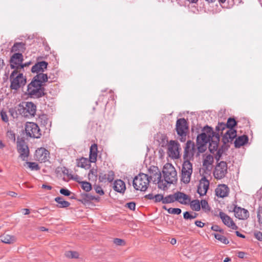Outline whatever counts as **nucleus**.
<instances>
[{
    "label": "nucleus",
    "instance_id": "25",
    "mask_svg": "<svg viewBox=\"0 0 262 262\" xmlns=\"http://www.w3.org/2000/svg\"><path fill=\"white\" fill-rule=\"evenodd\" d=\"M113 189L118 192L124 194L126 190L125 184L120 179L116 180L114 183Z\"/></svg>",
    "mask_w": 262,
    "mask_h": 262
},
{
    "label": "nucleus",
    "instance_id": "20",
    "mask_svg": "<svg viewBox=\"0 0 262 262\" xmlns=\"http://www.w3.org/2000/svg\"><path fill=\"white\" fill-rule=\"evenodd\" d=\"M233 211L235 216L239 220L247 219L249 216V213L247 210L239 207L235 206Z\"/></svg>",
    "mask_w": 262,
    "mask_h": 262
},
{
    "label": "nucleus",
    "instance_id": "23",
    "mask_svg": "<svg viewBox=\"0 0 262 262\" xmlns=\"http://www.w3.org/2000/svg\"><path fill=\"white\" fill-rule=\"evenodd\" d=\"M236 137V130L233 128L228 129L223 137V141L226 144L231 142Z\"/></svg>",
    "mask_w": 262,
    "mask_h": 262
},
{
    "label": "nucleus",
    "instance_id": "10",
    "mask_svg": "<svg viewBox=\"0 0 262 262\" xmlns=\"http://www.w3.org/2000/svg\"><path fill=\"white\" fill-rule=\"evenodd\" d=\"M17 149L19 154V157L23 161H27L29 155V149L25 141L22 139L17 141Z\"/></svg>",
    "mask_w": 262,
    "mask_h": 262
},
{
    "label": "nucleus",
    "instance_id": "30",
    "mask_svg": "<svg viewBox=\"0 0 262 262\" xmlns=\"http://www.w3.org/2000/svg\"><path fill=\"white\" fill-rule=\"evenodd\" d=\"M249 139L247 135L239 136L234 141V145L236 148H239L244 145L248 142Z\"/></svg>",
    "mask_w": 262,
    "mask_h": 262
},
{
    "label": "nucleus",
    "instance_id": "35",
    "mask_svg": "<svg viewBox=\"0 0 262 262\" xmlns=\"http://www.w3.org/2000/svg\"><path fill=\"white\" fill-rule=\"evenodd\" d=\"M176 201V193L164 197L163 204L171 203Z\"/></svg>",
    "mask_w": 262,
    "mask_h": 262
},
{
    "label": "nucleus",
    "instance_id": "49",
    "mask_svg": "<svg viewBox=\"0 0 262 262\" xmlns=\"http://www.w3.org/2000/svg\"><path fill=\"white\" fill-rule=\"evenodd\" d=\"M154 199L155 202H159L160 201L163 202L164 196L162 194H156L154 196Z\"/></svg>",
    "mask_w": 262,
    "mask_h": 262
},
{
    "label": "nucleus",
    "instance_id": "11",
    "mask_svg": "<svg viewBox=\"0 0 262 262\" xmlns=\"http://www.w3.org/2000/svg\"><path fill=\"white\" fill-rule=\"evenodd\" d=\"M227 173V164L226 162L221 161L216 165L213 171V176L216 179L224 178Z\"/></svg>",
    "mask_w": 262,
    "mask_h": 262
},
{
    "label": "nucleus",
    "instance_id": "33",
    "mask_svg": "<svg viewBox=\"0 0 262 262\" xmlns=\"http://www.w3.org/2000/svg\"><path fill=\"white\" fill-rule=\"evenodd\" d=\"M190 205V208L192 210L198 211L201 209V205L199 200H194L192 201L190 200V202L189 203Z\"/></svg>",
    "mask_w": 262,
    "mask_h": 262
},
{
    "label": "nucleus",
    "instance_id": "24",
    "mask_svg": "<svg viewBox=\"0 0 262 262\" xmlns=\"http://www.w3.org/2000/svg\"><path fill=\"white\" fill-rule=\"evenodd\" d=\"M176 201L186 205L190 202V197L183 192L178 191L176 192Z\"/></svg>",
    "mask_w": 262,
    "mask_h": 262
},
{
    "label": "nucleus",
    "instance_id": "22",
    "mask_svg": "<svg viewBox=\"0 0 262 262\" xmlns=\"http://www.w3.org/2000/svg\"><path fill=\"white\" fill-rule=\"evenodd\" d=\"M48 63L46 61H42L37 62L31 69L32 73H36L37 74L43 73L45 70L47 68Z\"/></svg>",
    "mask_w": 262,
    "mask_h": 262
},
{
    "label": "nucleus",
    "instance_id": "40",
    "mask_svg": "<svg viewBox=\"0 0 262 262\" xmlns=\"http://www.w3.org/2000/svg\"><path fill=\"white\" fill-rule=\"evenodd\" d=\"M237 124L236 121L234 118H229L226 123L228 129L233 128Z\"/></svg>",
    "mask_w": 262,
    "mask_h": 262
},
{
    "label": "nucleus",
    "instance_id": "4",
    "mask_svg": "<svg viewBox=\"0 0 262 262\" xmlns=\"http://www.w3.org/2000/svg\"><path fill=\"white\" fill-rule=\"evenodd\" d=\"M148 173L149 180L157 183L160 189L165 190L167 188L166 182H164L163 180H161V173L158 167L154 166L150 167L148 169Z\"/></svg>",
    "mask_w": 262,
    "mask_h": 262
},
{
    "label": "nucleus",
    "instance_id": "41",
    "mask_svg": "<svg viewBox=\"0 0 262 262\" xmlns=\"http://www.w3.org/2000/svg\"><path fill=\"white\" fill-rule=\"evenodd\" d=\"M66 257L70 258H77L79 256V254L76 251H67L65 253Z\"/></svg>",
    "mask_w": 262,
    "mask_h": 262
},
{
    "label": "nucleus",
    "instance_id": "15",
    "mask_svg": "<svg viewBox=\"0 0 262 262\" xmlns=\"http://www.w3.org/2000/svg\"><path fill=\"white\" fill-rule=\"evenodd\" d=\"M195 150V145L194 143L190 140L187 141L186 143L183 155L184 160H189V158L193 157L194 155Z\"/></svg>",
    "mask_w": 262,
    "mask_h": 262
},
{
    "label": "nucleus",
    "instance_id": "7",
    "mask_svg": "<svg viewBox=\"0 0 262 262\" xmlns=\"http://www.w3.org/2000/svg\"><path fill=\"white\" fill-rule=\"evenodd\" d=\"M176 130L177 134L181 137V141H185L187 133L188 131V125L184 118H180L177 120Z\"/></svg>",
    "mask_w": 262,
    "mask_h": 262
},
{
    "label": "nucleus",
    "instance_id": "2",
    "mask_svg": "<svg viewBox=\"0 0 262 262\" xmlns=\"http://www.w3.org/2000/svg\"><path fill=\"white\" fill-rule=\"evenodd\" d=\"M10 88L17 90L26 83V78L24 76L21 70H14L10 76Z\"/></svg>",
    "mask_w": 262,
    "mask_h": 262
},
{
    "label": "nucleus",
    "instance_id": "9",
    "mask_svg": "<svg viewBox=\"0 0 262 262\" xmlns=\"http://www.w3.org/2000/svg\"><path fill=\"white\" fill-rule=\"evenodd\" d=\"M180 145L178 141L170 140L167 145V154L172 159L180 157Z\"/></svg>",
    "mask_w": 262,
    "mask_h": 262
},
{
    "label": "nucleus",
    "instance_id": "58",
    "mask_svg": "<svg viewBox=\"0 0 262 262\" xmlns=\"http://www.w3.org/2000/svg\"><path fill=\"white\" fill-rule=\"evenodd\" d=\"M7 194L8 195H10L12 197H14V198H15L17 196V194L15 192H13V191H8L7 193Z\"/></svg>",
    "mask_w": 262,
    "mask_h": 262
},
{
    "label": "nucleus",
    "instance_id": "57",
    "mask_svg": "<svg viewBox=\"0 0 262 262\" xmlns=\"http://www.w3.org/2000/svg\"><path fill=\"white\" fill-rule=\"evenodd\" d=\"M195 224L196 226L199 227H204L205 224L203 222H202L201 221H196L195 222Z\"/></svg>",
    "mask_w": 262,
    "mask_h": 262
},
{
    "label": "nucleus",
    "instance_id": "32",
    "mask_svg": "<svg viewBox=\"0 0 262 262\" xmlns=\"http://www.w3.org/2000/svg\"><path fill=\"white\" fill-rule=\"evenodd\" d=\"M1 240L6 244H11L14 242V237L8 234H4L1 236Z\"/></svg>",
    "mask_w": 262,
    "mask_h": 262
},
{
    "label": "nucleus",
    "instance_id": "64",
    "mask_svg": "<svg viewBox=\"0 0 262 262\" xmlns=\"http://www.w3.org/2000/svg\"><path fill=\"white\" fill-rule=\"evenodd\" d=\"M177 243V240L176 238H172L171 241H170V243L172 244V245H174L176 244Z\"/></svg>",
    "mask_w": 262,
    "mask_h": 262
},
{
    "label": "nucleus",
    "instance_id": "26",
    "mask_svg": "<svg viewBox=\"0 0 262 262\" xmlns=\"http://www.w3.org/2000/svg\"><path fill=\"white\" fill-rule=\"evenodd\" d=\"M115 177L114 172L112 170L108 171L107 173L101 172L99 175V180L100 182H103L107 180L109 182H112Z\"/></svg>",
    "mask_w": 262,
    "mask_h": 262
},
{
    "label": "nucleus",
    "instance_id": "3",
    "mask_svg": "<svg viewBox=\"0 0 262 262\" xmlns=\"http://www.w3.org/2000/svg\"><path fill=\"white\" fill-rule=\"evenodd\" d=\"M163 174L166 185L173 184L177 181V172L174 166L170 163H166L164 166Z\"/></svg>",
    "mask_w": 262,
    "mask_h": 262
},
{
    "label": "nucleus",
    "instance_id": "63",
    "mask_svg": "<svg viewBox=\"0 0 262 262\" xmlns=\"http://www.w3.org/2000/svg\"><path fill=\"white\" fill-rule=\"evenodd\" d=\"M236 235L237 236L242 237V238L245 237V236L244 235L242 234V233H241L239 231H236Z\"/></svg>",
    "mask_w": 262,
    "mask_h": 262
},
{
    "label": "nucleus",
    "instance_id": "60",
    "mask_svg": "<svg viewBox=\"0 0 262 262\" xmlns=\"http://www.w3.org/2000/svg\"><path fill=\"white\" fill-rule=\"evenodd\" d=\"M42 188H45V189H47L48 190H51L52 187L51 186L43 184L42 185Z\"/></svg>",
    "mask_w": 262,
    "mask_h": 262
},
{
    "label": "nucleus",
    "instance_id": "43",
    "mask_svg": "<svg viewBox=\"0 0 262 262\" xmlns=\"http://www.w3.org/2000/svg\"><path fill=\"white\" fill-rule=\"evenodd\" d=\"M213 161V157L211 155H208L206 157L203 162L204 165H211Z\"/></svg>",
    "mask_w": 262,
    "mask_h": 262
},
{
    "label": "nucleus",
    "instance_id": "16",
    "mask_svg": "<svg viewBox=\"0 0 262 262\" xmlns=\"http://www.w3.org/2000/svg\"><path fill=\"white\" fill-rule=\"evenodd\" d=\"M209 181L204 177L200 180L199 184L198 186L197 192L201 195H205L209 188Z\"/></svg>",
    "mask_w": 262,
    "mask_h": 262
},
{
    "label": "nucleus",
    "instance_id": "29",
    "mask_svg": "<svg viewBox=\"0 0 262 262\" xmlns=\"http://www.w3.org/2000/svg\"><path fill=\"white\" fill-rule=\"evenodd\" d=\"M98 152V147L96 144L91 145L90 150L89 161L91 163H95L97 160Z\"/></svg>",
    "mask_w": 262,
    "mask_h": 262
},
{
    "label": "nucleus",
    "instance_id": "21",
    "mask_svg": "<svg viewBox=\"0 0 262 262\" xmlns=\"http://www.w3.org/2000/svg\"><path fill=\"white\" fill-rule=\"evenodd\" d=\"M215 191L216 196L223 198L228 196L229 192V188L225 184H220L217 186Z\"/></svg>",
    "mask_w": 262,
    "mask_h": 262
},
{
    "label": "nucleus",
    "instance_id": "39",
    "mask_svg": "<svg viewBox=\"0 0 262 262\" xmlns=\"http://www.w3.org/2000/svg\"><path fill=\"white\" fill-rule=\"evenodd\" d=\"M26 164L28 165V167L32 170H38L40 169V167L38 164L36 162H26Z\"/></svg>",
    "mask_w": 262,
    "mask_h": 262
},
{
    "label": "nucleus",
    "instance_id": "1",
    "mask_svg": "<svg viewBox=\"0 0 262 262\" xmlns=\"http://www.w3.org/2000/svg\"><path fill=\"white\" fill-rule=\"evenodd\" d=\"M48 80L46 74H37L28 84L27 93L32 98H39L45 95L43 83Z\"/></svg>",
    "mask_w": 262,
    "mask_h": 262
},
{
    "label": "nucleus",
    "instance_id": "48",
    "mask_svg": "<svg viewBox=\"0 0 262 262\" xmlns=\"http://www.w3.org/2000/svg\"><path fill=\"white\" fill-rule=\"evenodd\" d=\"M7 136L10 139L15 141V135L12 130H9L7 133Z\"/></svg>",
    "mask_w": 262,
    "mask_h": 262
},
{
    "label": "nucleus",
    "instance_id": "56",
    "mask_svg": "<svg viewBox=\"0 0 262 262\" xmlns=\"http://www.w3.org/2000/svg\"><path fill=\"white\" fill-rule=\"evenodd\" d=\"M96 174H97L96 171H95L94 170H91L89 173V179H91V177H93V176L95 177V178L96 179L97 177Z\"/></svg>",
    "mask_w": 262,
    "mask_h": 262
},
{
    "label": "nucleus",
    "instance_id": "55",
    "mask_svg": "<svg viewBox=\"0 0 262 262\" xmlns=\"http://www.w3.org/2000/svg\"><path fill=\"white\" fill-rule=\"evenodd\" d=\"M1 117L4 122H7L8 121V118L6 113L1 112Z\"/></svg>",
    "mask_w": 262,
    "mask_h": 262
},
{
    "label": "nucleus",
    "instance_id": "6",
    "mask_svg": "<svg viewBox=\"0 0 262 262\" xmlns=\"http://www.w3.org/2000/svg\"><path fill=\"white\" fill-rule=\"evenodd\" d=\"M192 172V163L189 160H184L181 168V181L185 184L189 183L191 180Z\"/></svg>",
    "mask_w": 262,
    "mask_h": 262
},
{
    "label": "nucleus",
    "instance_id": "53",
    "mask_svg": "<svg viewBox=\"0 0 262 262\" xmlns=\"http://www.w3.org/2000/svg\"><path fill=\"white\" fill-rule=\"evenodd\" d=\"M211 229L213 231H219L220 232H223V229H222L220 226H219L218 225H213L212 227H211Z\"/></svg>",
    "mask_w": 262,
    "mask_h": 262
},
{
    "label": "nucleus",
    "instance_id": "38",
    "mask_svg": "<svg viewBox=\"0 0 262 262\" xmlns=\"http://www.w3.org/2000/svg\"><path fill=\"white\" fill-rule=\"evenodd\" d=\"M200 205L203 210L205 212H209L210 210V207H209L208 203L205 200H203L200 202Z\"/></svg>",
    "mask_w": 262,
    "mask_h": 262
},
{
    "label": "nucleus",
    "instance_id": "62",
    "mask_svg": "<svg viewBox=\"0 0 262 262\" xmlns=\"http://www.w3.org/2000/svg\"><path fill=\"white\" fill-rule=\"evenodd\" d=\"M23 213L25 215L29 214L30 212L29 209H23Z\"/></svg>",
    "mask_w": 262,
    "mask_h": 262
},
{
    "label": "nucleus",
    "instance_id": "5",
    "mask_svg": "<svg viewBox=\"0 0 262 262\" xmlns=\"http://www.w3.org/2000/svg\"><path fill=\"white\" fill-rule=\"evenodd\" d=\"M150 180L148 175L139 173L133 180V186L136 190L145 191L147 190Z\"/></svg>",
    "mask_w": 262,
    "mask_h": 262
},
{
    "label": "nucleus",
    "instance_id": "8",
    "mask_svg": "<svg viewBox=\"0 0 262 262\" xmlns=\"http://www.w3.org/2000/svg\"><path fill=\"white\" fill-rule=\"evenodd\" d=\"M25 131L27 136L31 138H39L41 135L38 126L33 122H27L26 123Z\"/></svg>",
    "mask_w": 262,
    "mask_h": 262
},
{
    "label": "nucleus",
    "instance_id": "31",
    "mask_svg": "<svg viewBox=\"0 0 262 262\" xmlns=\"http://www.w3.org/2000/svg\"><path fill=\"white\" fill-rule=\"evenodd\" d=\"M55 201L57 203V207L58 208H67L70 205V203L64 201L61 196H58L55 199Z\"/></svg>",
    "mask_w": 262,
    "mask_h": 262
},
{
    "label": "nucleus",
    "instance_id": "27",
    "mask_svg": "<svg viewBox=\"0 0 262 262\" xmlns=\"http://www.w3.org/2000/svg\"><path fill=\"white\" fill-rule=\"evenodd\" d=\"M100 198L99 196H95L90 194L84 193L81 195V199L79 200L82 203L86 204L89 203L92 201H95L97 202H99Z\"/></svg>",
    "mask_w": 262,
    "mask_h": 262
},
{
    "label": "nucleus",
    "instance_id": "34",
    "mask_svg": "<svg viewBox=\"0 0 262 262\" xmlns=\"http://www.w3.org/2000/svg\"><path fill=\"white\" fill-rule=\"evenodd\" d=\"M216 130L217 132V133H216V134H219L220 135V134L223 135V131L225 129H228V127L226 125V123H219L218 125L216 126Z\"/></svg>",
    "mask_w": 262,
    "mask_h": 262
},
{
    "label": "nucleus",
    "instance_id": "44",
    "mask_svg": "<svg viewBox=\"0 0 262 262\" xmlns=\"http://www.w3.org/2000/svg\"><path fill=\"white\" fill-rule=\"evenodd\" d=\"M169 213L172 214H180L181 213V210L180 208H169L167 209Z\"/></svg>",
    "mask_w": 262,
    "mask_h": 262
},
{
    "label": "nucleus",
    "instance_id": "54",
    "mask_svg": "<svg viewBox=\"0 0 262 262\" xmlns=\"http://www.w3.org/2000/svg\"><path fill=\"white\" fill-rule=\"evenodd\" d=\"M254 236L259 241H262V232H256L254 233Z\"/></svg>",
    "mask_w": 262,
    "mask_h": 262
},
{
    "label": "nucleus",
    "instance_id": "17",
    "mask_svg": "<svg viewBox=\"0 0 262 262\" xmlns=\"http://www.w3.org/2000/svg\"><path fill=\"white\" fill-rule=\"evenodd\" d=\"M219 216L225 225L234 230L237 229V226L234 223L232 219L226 213L222 211H220Z\"/></svg>",
    "mask_w": 262,
    "mask_h": 262
},
{
    "label": "nucleus",
    "instance_id": "13",
    "mask_svg": "<svg viewBox=\"0 0 262 262\" xmlns=\"http://www.w3.org/2000/svg\"><path fill=\"white\" fill-rule=\"evenodd\" d=\"M36 111V105L32 102H25V106H23L19 110L20 113L25 117L34 116Z\"/></svg>",
    "mask_w": 262,
    "mask_h": 262
},
{
    "label": "nucleus",
    "instance_id": "18",
    "mask_svg": "<svg viewBox=\"0 0 262 262\" xmlns=\"http://www.w3.org/2000/svg\"><path fill=\"white\" fill-rule=\"evenodd\" d=\"M211 134L212 137L209 141V148L211 152H213L214 151L216 150L218 148L220 141V135L219 134H216V132H211Z\"/></svg>",
    "mask_w": 262,
    "mask_h": 262
},
{
    "label": "nucleus",
    "instance_id": "45",
    "mask_svg": "<svg viewBox=\"0 0 262 262\" xmlns=\"http://www.w3.org/2000/svg\"><path fill=\"white\" fill-rule=\"evenodd\" d=\"M196 146L199 152H203L206 149V144L203 143H196Z\"/></svg>",
    "mask_w": 262,
    "mask_h": 262
},
{
    "label": "nucleus",
    "instance_id": "51",
    "mask_svg": "<svg viewBox=\"0 0 262 262\" xmlns=\"http://www.w3.org/2000/svg\"><path fill=\"white\" fill-rule=\"evenodd\" d=\"M114 243L117 245L121 246L124 244V241L120 238H116L114 239Z\"/></svg>",
    "mask_w": 262,
    "mask_h": 262
},
{
    "label": "nucleus",
    "instance_id": "42",
    "mask_svg": "<svg viewBox=\"0 0 262 262\" xmlns=\"http://www.w3.org/2000/svg\"><path fill=\"white\" fill-rule=\"evenodd\" d=\"M81 188L86 192L90 191L92 189L91 185L88 182H81Z\"/></svg>",
    "mask_w": 262,
    "mask_h": 262
},
{
    "label": "nucleus",
    "instance_id": "28",
    "mask_svg": "<svg viewBox=\"0 0 262 262\" xmlns=\"http://www.w3.org/2000/svg\"><path fill=\"white\" fill-rule=\"evenodd\" d=\"M26 50V43L23 42L14 43L11 49V52L20 53L23 54Z\"/></svg>",
    "mask_w": 262,
    "mask_h": 262
},
{
    "label": "nucleus",
    "instance_id": "52",
    "mask_svg": "<svg viewBox=\"0 0 262 262\" xmlns=\"http://www.w3.org/2000/svg\"><path fill=\"white\" fill-rule=\"evenodd\" d=\"M126 206L132 210H135L136 204L133 202L127 203Z\"/></svg>",
    "mask_w": 262,
    "mask_h": 262
},
{
    "label": "nucleus",
    "instance_id": "50",
    "mask_svg": "<svg viewBox=\"0 0 262 262\" xmlns=\"http://www.w3.org/2000/svg\"><path fill=\"white\" fill-rule=\"evenodd\" d=\"M60 193L65 196H69L71 194L70 191L64 188H61L60 190Z\"/></svg>",
    "mask_w": 262,
    "mask_h": 262
},
{
    "label": "nucleus",
    "instance_id": "47",
    "mask_svg": "<svg viewBox=\"0 0 262 262\" xmlns=\"http://www.w3.org/2000/svg\"><path fill=\"white\" fill-rule=\"evenodd\" d=\"M196 217V215H193L188 211H186L184 213V218L186 220L192 219L195 218Z\"/></svg>",
    "mask_w": 262,
    "mask_h": 262
},
{
    "label": "nucleus",
    "instance_id": "19",
    "mask_svg": "<svg viewBox=\"0 0 262 262\" xmlns=\"http://www.w3.org/2000/svg\"><path fill=\"white\" fill-rule=\"evenodd\" d=\"M49 152L45 148H38L35 152V157L37 160L40 162H45L48 160Z\"/></svg>",
    "mask_w": 262,
    "mask_h": 262
},
{
    "label": "nucleus",
    "instance_id": "37",
    "mask_svg": "<svg viewBox=\"0 0 262 262\" xmlns=\"http://www.w3.org/2000/svg\"><path fill=\"white\" fill-rule=\"evenodd\" d=\"M89 161L86 158H82L77 162V166L82 168H86L89 165Z\"/></svg>",
    "mask_w": 262,
    "mask_h": 262
},
{
    "label": "nucleus",
    "instance_id": "12",
    "mask_svg": "<svg viewBox=\"0 0 262 262\" xmlns=\"http://www.w3.org/2000/svg\"><path fill=\"white\" fill-rule=\"evenodd\" d=\"M24 61L23 55L20 53L13 54L10 58V63L11 69L14 70H21L23 67L21 63Z\"/></svg>",
    "mask_w": 262,
    "mask_h": 262
},
{
    "label": "nucleus",
    "instance_id": "36",
    "mask_svg": "<svg viewBox=\"0 0 262 262\" xmlns=\"http://www.w3.org/2000/svg\"><path fill=\"white\" fill-rule=\"evenodd\" d=\"M213 235L214 237L222 243L224 244H228L229 243L228 239L224 235L219 233H214Z\"/></svg>",
    "mask_w": 262,
    "mask_h": 262
},
{
    "label": "nucleus",
    "instance_id": "59",
    "mask_svg": "<svg viewBox=\"0 0 262 262\" xmlns=\"http://www.w3.org/2000/svg\"><path fill=\"white\" fill-rule=\"evenodd\" d=\"M154 195L152 193H149L148 194H147L145 196V198L146 199H149V200H153L154 199Z\"/></svg>",
    "mask_w": 262,
    "mask_h": 262
},
{
    "label": "nucleus",
    "instance_id": "61",
    "mask_svg": "<svg viewBox=\"0 0 262 262\" xmlns=\"http://www.w3.org/2000/svg\"><path fill=\"white\" fill-rule=\"evenodd\" d=\"M31 64V62H26L25 63H23V62L21 63V66L23 67V69H24V68L25 67H29Z\"/></svg>",
    "mask_w": 262,
    "mask_h": 262
},
{
    "label": "nucleus",
    "instance_id": "14",
    "mask_svg": "<svg viewBox=\"0 0 262 262\" xmlns=\"http://www.w3.org/2000/svg\"><path fill=\"white\" fill-rule=\"evenodd\" d=\"M205 131L207 134L205 133H203L198 136L196 138V143H203L204 144H207L209 142L212 137L211 132H213L212 128L207 126L204 127Z\"/></svg>",
    "mask_w": 262,
    "mask_h": 262
},
{
    "label": "nucleus",
    "instance_id": "46",
    "mask_svg": "<svg viewBox=\"0 0 262 262\" xmlns=\"http://www.w3.org/2000/svg\"><path fill=\"white\" fill-rule=\"evenodd\" d=\"M94 188L96 192L99 195H102L104 194V191L101 186L99 185H95Z\"/></svg>",
    "mask_w": 262,
    "mask_h": 262
}]
</instances>
